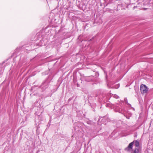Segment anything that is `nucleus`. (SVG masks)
<instances>
[{
  "instance_id": "14",
  "label": "nucleus",
  "mask_w": 153,
  "mask_h": 153,
  "mask_svg": "<svg viewBox=\"0 0 153 153\" xmlns=\"http://www.w3.org/2000/svg\"><path fill=\"white\" fill-rule=\"evenodd\" d=\"M134 145L137 147H139L140 145L139 142L138 140H135L134 141Z\"/></svg>"
},
{
  "instance_id": "5",
  "label": "nucleus",
  "mask_w": 153,
  "mask_h": 153,
  "mask_svg": "<svg viewBox=\"0 0 153 153\" xmlns=\"http://www.w3.org/2000/svg\"><path fill=\"white\" fill-rule=\"evenodd\" d=\"M140 90L141 93L143 94L147 92L148 89L146 85L142 84L140 86Z\"/></svg>"
},
{
  "instance_id": "9",
  "label": "nucleus",
  "mask_w": 153,
  "mask_h": 153,
  "mask_svg": "<svg viewBox=\"0 0 153 153\" xmlns=\"http://www.w3.org/2000/svg\"><path fill=\"white\" fill-rule=\"evenodd\" d=\"M4 65L3 64L0 65V77L2 76V74L4 69Z\"/></svg>"
},
{
  "instance_id": "19",
  "label": "nucleus",
  "mask_w": 153,
  "mask_h": 153,
  "mask_svg": "<svg viewBox=\"0 0 153 153\" xmlns=\"http://www.w3.org/2000/svg\"><path fill=\"white\" fill-rule=\"evenodd\" d=\"M95 77H98L99 75V73L97 72H95Z\"/></svg>"
},
{
  "instance_id": "3",
  "label": "nucleus",
  "mask_w": 153,
  "mask_h": 153,
  "mask_svg": "<svg viewBox=\"0 0 153 153\" xmlns=\"http://www.w3.org/2000/svg\"><path fill=\"white\" fill-rule=\"evenodd\" d=\"M30 46L29 47L28 46H27L26 45H25L23 46H22V47L16 48L15 50L14 53L12 54L7 59V60H8L9 59L12 58L14 56L15 57H16L17 56H19L20 54V52L21 50L25 48L26 50H30Z\"/></svg>"
},
{
  "instance_id": "6",
  "label": "nucleus",
  "mask_w": 153,
  "mask_h": 153,
  "mask_svg": "<svg viewBox=\"0 0 153 153\" xmlns=\"http://www.w3.org/2000/svg\"><path fill=\"white\" fill-rule=\"evenodd\" d=\"M134 141L130 143L128 146L125 148V150L128 152H130L132 149L133 145L134 143Z\"/></svg>"
},
{
  "instance_id": "20",
  "label": "nucleus",
  "mask_w": 153,
  "mask_h": 153,
  "mask_svg": "<svg viewBox=\"0 0 153 153\" xmlns=\"http://www.w3.org/2000/svg\"><path fill=\"white\" fill-rule=\"evenodd\" d=\"M120 87V84H119L115 86L114 88L116 89Z\"/></svg>"
},
{
  "instance_id": "12",
  "label": "nucleus",
  "mask_w": 153,
  "mask_h": 153,
  "mask_svg": "<svg viewBox=\"0 0 153 153\" xmlns=\"http://www.w3.org/2000/svg\"><path fill=\"white\" fill-rule=\"evenodd\" d=\"M94 76H91L87 78L86 81L88 82H90L93 80Z\"/></svg>"
},
{
  "instance_id": "23",
  "label": "nucleus",
  "mask_w": 153,
  "mask_h": 153,
  "mask_svg": "<svg viewBox=\"0 0 153 153\" xmlns=\"http://www.w3.org/2000/svg\"><path fill=\"white\" fill-rule=\"evenodd\" d=\"M73 97H72L70 98L68 100V101L69 102V101H71L73 99Z\"/></svg>"
},
{
  "instance_id": "16",
  "label": "nucleus",
  "mask_w": 153,
  "mask_h": 153,
  "mask_svg": "<svg viewBox=\"0 0 153 153\" xmlns=\"http://www.w3.org/2000/svg\"><path fill=\"white\" fill-rule=\"evenodd\" d=\"M113 105H114L110 104V103H107L105 105L106 107H111V109H112V107Z\"/></svg>"
},
{
  "instance_id": "25",
  "label": "nucleus",
  "mask_w": 153,
  "mask_h": 153,
  "mask_svg": "<svg viewBox=\"0 0 153 153\" xmlns=\"http://www.w3.org/2000/svg\"><path fill=\"white\" fill-rule=\"evenodd\" d=\"M57 89H56V90H53V91L52 90H51V91L53 92L55 91H56Z\"/></svg>"
},
{
  "instance_id": "11",
  "label": "nucleus",
  "mask_w": 153,
  "mask_h": 153,
  "mask_svg": "<svg viewBox=\"0 0 153 153\" xmlns=\"http://www.w3.org/2000/svg\"><path fill=\"white\" fill-rule=\"evenodd\" d=\"M102 120L103 121L105 120V121L106 122H110L111 121L110 119L108 118V117H107V116H104L103 117L102 119Z\"/></svg>"
},
{
  "instance_id": "22",
  "label": "nucleus",
  "mask_w": 153,
  "mask_h": 153,
  "mask_svg": "<svg viewBox=\"0 0 153 153\" xmlns=\"http://www.w3.org/2000/svg\"><path fill=\"white\" fill-rule=\"evenodd\" d=\"M124 100L126 103H128L127 99L126 98H124Z\"/></svg>"
},
{
  "instance_id": "28",
  "label": "nucleus",
  "mask_w": 153,
  "mask_h": 153,
  "mask_svg": "<svg viewBox=\"0 0 153 153\" xmlns=\"http://www.w3.org/2000/svg\"><path fill=\"white\" fill-rule=\"evenodd\" d=\"M126 118L128 119H129V117H126Z\"/></svg>"
},
{
  "instance_id": "1",
  "label": "nucleus",
  "mask_w": 153,
  "mask_h": 153,
  "mask_svg": "<svg viewBox=\"0 0 153 153\" xmlns=\"http://www.w3.org/2000/svg\"><path fill=\"white\" fill-rule=\"evenodd\" d=\"M111 94L108 93L106 94H99L98 95H96L95 96V99L98 100L100 102H107L110 99L111 97Z\"/></svg>"
},
{
  "instance_id": "8",
  "label": "nucleus",
  "mask_w": 153,
  "mask_h": 153,
  "mask_svg": "<svg viewBox=\"0 0 153 153\" xmlns=\"http://www.w3.org/2000/svg\"><path fill=\"white\" fill-rule=\"evenodd\" d=\"M102 23V21L100 17H97L95 19L94 23V24H100Z\"/></svg>"
},
{
  "instance_id": "13",
  "label": "nucleus",
  "mask_w": 153,
  "mask_h": 153,
  "mask_svg": "<svg viewBox=\"0 0 153 153\" xmlns=\"http://www.w3.org/2000/svg\"><path fill=\"white\" fill-rule=\"evenodd\" d=\"M45 45V44L44 42V41L42 39L40 41V42L39 43L38 45L39 46H42L43 45Z\"/></svg>"
},
{
  "instance_id": "18",
  "label": "nucleus",
  "mask_w": 153,
  "mask_h": 153,
  "mask_svg": "<svg viewBox=\"0 0 153 153\" xmlns=\"http://www.w3.org/2000/svg\"><path fill=\"white\" fill-rule=\"evenodd\" d=\"M96 104H95V103L93 104L91 106L92 108H93V110L94 111H95L94 108H95L96 107Z\"/></svg>"
},
{
  "instance_id": "7",
  "label": "nucleus",
  "mask_w": 153,
  "mask_h": 153,
  "mask_svg": "<svg viewBox=\"0 0 153 153\" xmlns=\"http://www.w3.org/2000/svg\"><path fill=\"white\" fill-rule=\"evenodd\" d=\"M85 1L83 0H81L80 3L79 5V7L80 9H85L86 8V5L84 3Z\"/></svg>"
},
{
  "instance_id": "17",
  "label": "nucleus",
  "mask_w": 153,
  "mask_h": 153,
  "mask_svg": "<svg viewBox=\"0 0 153 153\" xmlns=\"http://www.w3.org/2000/svg\"><path fill=\"white\" fill-rule=\"evenodd\" d=\"M139 151L138 149L137 148H135L134 150L133 153H139Z\"/></svg>"
},
{
  "instance_id": "10",
  "label": "nucleus",
  "mask_w": 153,
  "mask_h": 153,
  "mask_svg": "<svg viewBox=\"0 0 153 153\" xmlns=\"http://www.w3.org/2000/svg\"><path fill=\"white\" fill-rule=\"evenodd\" d=\"M85 121L87 124L89 125H92L93 124V122L88 119H86L85 120Z\"/></svg>"
},
{
  "instance_id": "4",
  "label": "nucleus",
  "mask_w": 153,
  "mask_h": 153,
  "mask_svg": "<svg viewBox=\"0 0 153 153\" xmlns=\"http://www.w3.org/2000/svg\"><path fill=\"white\" fill-rule=\"evenodd\" d=\"M112 108H114V110L115 112H118L120 113H121L124 114V115L126 116V111L123 110V109L121 110L119 106H117V105L116 106H115L114 105Z\"/></svg>"
},
{
  "instance_id": "15",
  "label": "nucleus",
  "mask_w": 153,
  "mask_h": 153,
  "mask_svg": "<svg viewBox=\"0 0 153 153\" xmlns=\"http://www.w3.org/2000/svg\"><path fill=\"white\" fill-rule=\"evenodd\" d=\"M58 39L59 40L58 42L61 44L62 43V40L64 39V38H63V37H59L58 38Z\"/></svg>"
},
{
  "instance_id": "2",
  "label": "nucleus",
  "mask_w": 153,
  "mask_h": 153,
  "mask_svg": "<svg viewBox=\"0 0 153 153\" xmlns=\"http://www.w3.org/2000/svg\"><path fill=\"white\" fill-rule=\"evenodd\" d=\"M53 76V75H49L48 77L43 81L41 85L39 86V88L41 89L42 91H44L48 87L50 83L52 82Z\"/></svg>"
},
{
  "instance_id": "27",
  "label": "nucleus",
  "mask_w": 153,
  "mask_h": 153,
  "mask_svg": "<svg viewBox=\"0 0 153 153\" xmlns=\"http://www.w3.org/2000/svg\"><path fill=\"white\" fill-rule=\"evenodd\" d=\"M117 127H119V126L118 124H117V125H116Z\"/></svg>"
},
{
  "instance_id": "30",
  "label": "nucleus",
  "mask_w": 153,
  "mask_h": 153,
  "mask_svg": "<svg viewBox=\"0 0 153 153\" xmlns=\"http://www.w3.org/2000/svg\"><path fill=\"white\" fill-rule=\"evenodd\" d=\"M135 7H135V6H134V7H133V9H134L135 8Z\"/></svg>"
},
{
  "instance_id": "21",
  "label": "nucleus",
  "mask_w": 153,
  "mask_h": 153,
  "mask_svg": "<svg viewBox=\"0 0 153 153\" xmlns=\"http://www.w3.org/2000/svg\"><path fill=\"white\" fill-rule=\"evenodd\" d=\"M113 97L116 99H118L119 97L116 94H114L113 95Z\"/></svg>"
},
{
  "instance_id": "31",
  "label": "nucleus",
  "mask_w": 153,
  "mask_h": 153,
  "mask_svg": "<svg viewBox=\"0 0 153 153\" xmlns=\"http://www.w3.org/2000/svg\"><path fill=\"white\" fill-rule=\"evenodd\" d=\"M57 40H56V42H57V41H57Z\"/></svg>"
},
{
  "instance_id": "29",
  "label": "nucleus",
  "mask_w": 153,
  "mask_h": 153,
  "mask_svg": "<svg viewBox=\"0 0 153 153\" xmlns=\"http://www.w3.org/2000/svg\"><path fill=\"white\" fill-rule=\"evenodd\" d=\"M107 77H108V76H107V75H106L105 77H106V79L107 78Z\"/></svg>"
},
{
  "instance_id": "26",
  "label": "nucleus",
  "mask_w": 153,
  "mask_h": 153,
  "mask_svg": "<svg viewBox=\"0 0 153 153\" xmlns=\"http://www.w3.org/2000/svg\"><path fill=\"white\" fill-rule=\"evenodd\" d=\"M122 122L121 120H119L118 121V123H122Z\"/></svg>"
},
{
  "instance_id": "24",
  "label": "nucleus",
  "mask_w": 153,
  "mask_h": 153,
  "mask_svg": "<svg viewBox=\"0 0 153 153\" xmlns=\"http://www.w3.org/2000/svg\"><path fill=\"white\" fill-rule=\"evenodd\" d=\"M100 119H98V121H97L98 124H99V123H100Z\"/></svg>"
}]
</instances>
